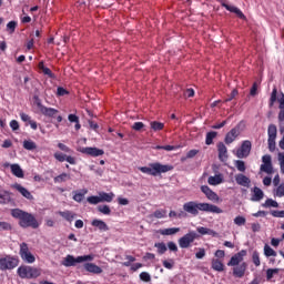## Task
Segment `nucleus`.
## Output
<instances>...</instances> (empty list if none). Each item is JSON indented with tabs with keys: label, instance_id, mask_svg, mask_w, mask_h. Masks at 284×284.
<instances>
[{
	"label": "nucleus",
	"instance_id": "nucleus-1",
	"mask_svg": "<svg viewBox=\"0 0 284 284\" xmlns=\"http://www.w3.org/2000/svg\"><path fill=\"white\" fill-rule=\"evenodd\" d=\"M183 210L186 214L191 216H199V212H211L212 214H223L221 207L210 204V203H197L195 201H190L183 204Z\"/></svg>",
	"mask_w": 284,
	"mask_h": 284
},
{
	"label": "nucleus",
	"instance_id": "nucleus-2",
	"mask_svg": "<svg viewBox=\"0 0 284 284\" xmlns=\"http://www.w3.org/2000/svg\"><path fill=\"white\" fill-rule=\"evenodd\" d=\"M11 216L19 220L20 227H32L33 230H37V227H39V222L37 221V217L21 209L11 210Z\"/></svg>",
	"mask_w": 284,
	"mask_h": 284
},
{
	"label": "nucleus",
	"instance_id": "nucleus-3",
	"mask_svg": "<svg viewBox=\"0 0 284 284\" xmlns=\"http://www.w3.org/2000/svg\"><path fill=\"white\" fill-rule=\"evenodd\" d=\"M138 170L142 174H149V176H161L168 172H172L174 166L170 164H161L160 162L150 163L148 166H139Z\"/></svg>",
	"mask_w": 284,
	"mask_h": 284
},
{
	"label": "nucleus",
	"instance_id": "nucleus-4",
	"mask_svg": "<svg viewBox=\"0 0 284 284\" xmlns=\"http://www.w3.org/2000/svg\"><path fill=\"white\" fill-rule=\"evenodd\" d=\"M85 261H94V256L82 255V256L74 257V255H67L62 261V265H64V267H74L77 266V263H85Z\"/></svg>",
	"mask_w": 284,
	"mask_h": 284
},
{
	"label": "nucleus",
	"instance_id": "nucleus-5",
	"mask_svg": "<svg viewBox=\"0 0 284 284\" xmlns=\"http://www.w3.org/2000/svg\"><path fill=\"white\" fill-rule=\"evenodd\" d=\"M14 267H19V257L7 255L0 258V271L7 272V270H14Z\"/></svg>",
	"mask_w": 284,
	"mask_h": 284
},
{
	"label": "nucleus",
	"instance_id": "nucleus-6",
	"mask_svg": "<svg viewBox=\"0 0 284 284\" xmlns=\"http://www.w3.org/2000/svg\"><path fill=\"white\" fill-rule=\"evenodd\" d=\"M18 275L20 278H38V276H41V272L32 266H20Z\"/></svg>",
	"mask_w": 284,
	"mask_h": 284
},
{
	"label": "nucleus",
	"instance_id": "nucleus-7",
	"mask_svg": "<svg viewBox=\"0 0 284 284\" xmlns=\"http://www.w3.org/2000/svg\"><path fill=\"white\" fill-rule=\"evenodd\" d=\"M196 239H199L197 233L194 231H190L189 233L180 237L178 243L182 250H187V247H190V245H192V243L196 241Z\"/></svg>",
	"mask_w": 284,
	"mask_h": 284
},
{
	"label": "nucleus",
	"instance_id": "nucleus-8",
	"mask_svg": "<svg viewBox=\"0 0 284 284\" xmlns=\"http://www.w3.org/2000/svg\"><path fill=\"white\" fill-rule=\"evenodd\" d=\"M278 130L276 129L275 124H270L267 128V143L270 152H274L276 150V134Z\"/></svg>",
	"mask_w": 284,
	"mask_h": 284
},
{
	"label": "nucleus",
	"instance_id": "nucleus-9",
	"mask_svg": "<svg viewBox=\"0 0 284 284\" xmlns=\"http://www.w3.org/2000/svg\"><path fill=\"white\" fill-rule=\"evenodd\" d=\"M78 152H80L81 154H85L87 156H93V158L103 156L105 154V151L97 146L79 148Z\"/></svg>",
	"mask_w": 284,
	"mask_h": 284
},
{
	"label": "nucleus",
	"instance_id": "nucleus-10",
	"mask_svg": "<svg viewBox=\"0 0 284 284\" xmlns=\"http://www.w3.org/2000/svg\"><path fill=\"white\" fill-rule=\"evenodd\" d=\"M20 256L24 263H34L37 261V257L30 252L28 243L24 242L20 244Z\"/></svg>",
	"mask_w": 284,
	"mask_h": 284
},
{
	"label": "nucleus",
	"instance_id": "nucleus-11",
	"mask_svg": "<svg viewBox=\"0 0 284 284\" xmlns=\"http://www.w3.org/2000/svg\"><path fill=\"white\" fill-rule=\"evenodd\" d=\"M252 152V142L248 140H245L242 142V145L236 151L237 159H247L250 156V153Z\"/></svg>",
	"mask_w": 284,
	"mask_h": 284
},
{
	"label": "nucleus",
	"instance_id": "nucleus-12",
	"mask_svg": "<svg viewBox=\"0 0 284 284\" xmlns=\"http://www.w3.org/2000/svg\"><path fill=\"white\" fill-rule=\"evenodd\" d=\"M262 163L263 164H261L260 166L261 172H265V174H274V165H272V155H263Z\"/></svg>",
	"mask_w": 284,
	"mask_h": 284
},
{
	"label": "nucleus",
	"instance_id": "nucleus-13",
	"mask_svg": "<svg viewBox=\"0 0 284 284\" xmlns=\"http://www.w3.org/2000/svg\"><path fill=\"white\" fill-rule=\"evenodd\" d=\"M247 256L246 250H241L236 254H234L231 260L227 262L229 267H236V265H241L243 263V260Z\"/></svg>",
	"mask_w": 284,
	"mask_h": 284
},
{
	"label": "nucleus",
	"instance_id": "nucleus-14",
	"mask_svg": "<svg viewBox=\"0 0 284 284\" xmlns=\"http://www.w3.org/2000/svg\"><path fill=\"white\" fill-rule=\"evenodd\" d=\"M53 156L55 161H59V163H63L64 161H67V163H69L70 165H77V158L72 155H67L65 153L55 152Z\"/></svg>",
	"mask_w": 284,
	"mask_h": 284
},
{
	"label": "nucleus",
	"instance_id": "nucleus-15",
	"mask_svg": "<svg viewBox=\"0 0 284 284\" xmlns=\"http://www.w3.org/2000/svg\"><path fill=\"white\" fill-rule=\"evenodd\" d=\"M38 108H39L41 114H43V116H48L49 119H54L57 116V114H59V110H57L54 108H48V106L41 104V102H38Z\"/></svg>",
	"mask_w": 284,
	"mask_h": 284
},
{
	"label": "nucleus",
	"instance_id": "nucleus-16",
	"mask_svg": "<svg viewBox=\"0 0 284 284\" xmlns=\"http://www.w3.org/2000/svg\"><path fill=\"white\" fill-rule=\"evenodd\" d=\"M240 134H241V129L239 126L231 129L230 132H227L224 138V143L226 145H231V143H234V141H236V138Z\"/></svg>",
	"mask_w": 284,
	"mask_h": 284
},
{
	"label": "nucleus",
	"instance_id": "nucleus-17",
	"mask_svg": "<svg viewBox=\"0 0 284 284\" xmlns=\"http://www.w3.org/2000/svg\"><path fill=\"white\" fill-rule=\"evenodd\" d=\"M221 7L225 8V10H227L229 12H233V14H236V17H239V19H242L243 21H245L246 17L243 13V11H241V9H239V7L230 6L225 2V0L221 1Z\"/></svg>",
	"mask_w": 284,
	"mask_h": 284
},
{
	"label": "nucleus",
	"instance_id": "nucleus-18",
	"mask_svg": "<svg viewBox=\"0 0 284 284\" xmlns=\"http://www.w3.org/2000/svg\"><path fill=\"white\" fill-rule=\"evenodd\" d=\"M12 189L17 190V192H19L21 196H23L28 201H34V195H32V193L28 191V189H26L23 185L16 183L12 185Z\"/></svg>",
	"mask_w": 284,
	"mask_h": 284
},
{
	"label": "nucleus",
	"instance_id": "nucleus-19",
	"mask_svg": "<svg viewBox=\"0 0 284 284\" xmlns=\"http://www.w3.org/2000/svg\"><path fill=\"white\" fill-rule=\"evenodd\" d=\"M247 272V263L242 262L240 265L233 266V276L234 278H243Z\"/></svg>",
	"mask_w": 284,
	"mask_h": 284
},
{
	"label": "nucleus",
	"instance_id": "nucleus-20",
	"mask_svg": "<svg viewBox=\"0 0 284 284\" xmlns=\"http://www.w3.org/2000/svg\"><path fill=\"white\" fill-rule=\"evenodd\" d=\"M201 192H203V194H205V196H206V199H209V201H213L214 203H219V201H220L219 194H216L214 191H212V189H210V186L202 185L201 186Z\"/></svg>",
	"mask_w": 284,
	"mask_h": 284
},
{
	"label": "nucleus",
	"instance_id": "nucleus-21",
	"mask_svg": "<svg viewBox=\"0 0 284 284\" xmlns=\"http://www.w3.org/2000/svg\"><path fill=\"white\" fill-rule=\"evenodd\" d=\"M217 152H219V159L222 163H225L227 161V146H225V143L219 142L217 143Z\"/></svg>",
	"mask_w": 284,
	"mask_h": 284
},
{
	"label": "nucleus",
	"instance_id": "nucleus-22",
	"mask_svg": "<svg viewBox=\"0 0 284 284\" xmlns=\"http://www.w3.org/2000/svg\"><path fill=\"white\" fill-rule=\"evenodd\" d=\"M235 181L237 185H242V187H250V183H252V180H250V178L243 173L235 175Z\"/></svg>",
	"mask_w": 284,
	"mask_h": 284
},
{
	"label": "nucleus",
	"instance_id": "nucleus-23",
	"mask_svg": "<svg viewBox=\"0 0 284 284\" xmlns=\"http://www.w3.org/2000/svg\"><path fill=\"white\" fill-rule=\"evenodd\" d=\"M91 225H92V227H98V230L100 232H108V231H110V226H108V224L105 222H103V220L95 219V220H93L91 222Z\"/></svg>",
	"mask_w": 284,
	"mask_h": 284
},
{
	"label": "nucleus",
	"instance_id": "nucleus-24",
	"mask_svg": "<svg viewBox=\"0 0 284 284\" xmlns=\"http://www.w3.org/2000/svg\"><path fill=\"white\" fill-rule=\"evenodd\" d=\"M84 270L87 272H90L91 274H103V268H101L99 265L94 263H85Z\"/></svg>",
	"mask_w": 284,
	"mask_h": 284
},
{
	"label": "nucleus",
	"instance_id": "nucleus-25",
	"mask_svg": "<svg viewBox=\"0 0 284 284\" xmlns=\"http://www.w3.org/2000/svg\"><path fill=\"white\" fill-rule=\"evenodd\" d=\"M252 192H253V195L251 197V201H253V202L263 201V197L265 196V193H263V190H261V187L254 186L252 189Z\"/></svg>",
	"mask_w": 284,
	"mask_h": 284
},
{
	"label": "nucleus",
	"instance_id": "nucleus-26",
	"mask_svg": "<svg viewBox=\"0 0 284 284\" xmlns=\"http://www.w3.org/2000/svg\"><path fill=\"white\" fill-rule=\"evenodd\" d=\"M39 70L44 74L45 77H49V79H57V75L50 70V68L45 67L44 62L41 61L38 64Z\"/></svg>",
	"mask_w": 284,
	"mask_h": 284
},
{
	"label": "nucleus",
	"instance_id": "nucleus-27",
	"mask_svg": "<svg viewBox=\"0 0 284 284\" xmlns=\"http://www.w3.org/2000/svg\"><path fill=\"white\" fill-rule=\"evenodd\" d=\"M58 214H59V216L64 219V221H68V223H72V221H74V219H77V213H74L72 211H59Z\"/></svg>",
	"mask_w": 284,
	"mask_h": 284
},
{
	"label": "nucleus",
	"instance_id": "nucleus-28",
	"mask_svg": "<svg viewBox=\"0 0 284 284\" xmlns=\"http://www.w3.org/2000/svg\"><path fill=\"white\" fill-rule=\"evenodd\" d=\"M85 194H88V189L73 191V201H75V203H81L85 199Z\"/></svg>",
	"mask_w": 284,
	"mask_h": 284
},
{
	"label": "nucleus",
	"instance_id": "nucleus-29",
	"mask_svg": "<svg viewBox=\"0 0 284 284\" xmlns=\"http://www.w3.org/2000/svg\"><path fill=\"white\" fill-rule=\"evenodd\" d=\"M179 232H181V227H170L160 230L159 234L162 236H174V234H179Z\"/></svg>",
	"mask_w": 284,
	"mask_h": 284
},
{
	"label": "nucleus",
	"instance_id": "nucleus-30",
	"mask_svg": "<svg viewBox=\"0 0 284 284\" xmlns=\"http://www.w3.org/2000/svg\"><path fill=\"white\" fill-rule=\"evenodd\" d=\"M212 270L215 272H225V264L219 258H213L211 262Z\"/></svg>",
	"mask_w": 284,
	"mask_h": 284
},
{
	"label": "nucleus",
	"instance_id": "nucleus-31",
	"mask_svg": "<svg viewBox=\"0 0 284 284\" xmlns=\"http://www.w3.org/2000/svg\"><path fill=\"white\" fill-rule=\"evenodd\" d=\"M100 203H112L114 201V194L112 192L105 193V192H100Z\"/></svg>",
	"mask_w": 284,
	"mask_h": 284
},
{
	"label": "nucleus",
	"instance_id": "nucleus-32",
	"mask_svg": "<svg viewBox=\"0 0 284 284\" xmlns=\"http://www.w3.org/2000/svg\"><path fill=\"white\" fill-rule=\"evenodd\" d=\"M207 183L209 185H221L223 183V174L219 173L214 176H209Z\"/></svg>",
	"mask_w": 284,
	"mask_h": 284
},
{
	"label": "nucleus",
	"instance_id": "nucleus-33",
	"mask_svg": "<svg viewBox=\"0 0 284 284\" xmlns=\"http://www.w3.org/2000/svg\"><path fill=\"white\" fill-rule=\"evenodd\" d=\"M12 201L9 191H0V205H8Z\"/></svg>",
	"mask_w": 284,
	"mask_h": 284
},
{
	"label": "nucleus",
	"instance_id": "nucleus-34",
	"mask_svg": "<svg viewBox=\"0 0 284 284\" xmlns=\"http://www.w3.org/2000/svg\"><path fill=\"white\" fill-rule=\"evenodd\" d=\"M11 173L13 176H17V179H23V169L19 164H12L11 165Z\"/></svg>",
	"mask_w": 284,
	"mask_h": 284
},
{
	"label": "nucleus",
	"instance_id": "nucleus-35",
	"mask_svg": "<svg viewBox=\"0 0 284 284\" xmlns=\"http://www.w3.org/2000/svg\"><path fill=\"white\" fill-rule=\"evenodd\" d=\"M97 210L100 214H104L105 216H110V214H112V210L108 204L98 205Z\"/></svg>",
	"mask_w": 284,
	"mask_h": 284
},
{
	"label": "nucleus",
	"instance_id": "nucleus-36",
	"mask_svg": "<svg viewBox=\"0 0 284 284\" xmlns=\"http://www.w3.org/2000/svg\"><path fill=\"white\" fill-rule=\"evenodd\" d=\"M71 176L68 173H62L53 179L54 183H65V181H70Z\"/></svg>",
	"mask_w": 284,
	"mask_h": 284
},
{
	"label": "nucleus",
	"instance_id": "nucleus-37",
	"mask_svg": "<svg viewBox=\"0 0 284 284\" xmlns=\"http://www.w3.org/2000/svg\"><path fill=\"white\" fill-rule=\"evenodd\" d=\"M217 135H219V133L216 131L207 132L206 138H205L206 145H212V143H214V138Z\"/></svg>",
	"mask_w": 284,
	"mask_h": 284
},
{
	"label": "nucleus",
	"instance_id": "nucleus-38",
	"mask_svg": "<svg viewBox=\"0 0 284 284\" xmlns=\"http://www.w3.org/2000/svg\"><path fill=\"white\" fill-rule=\"evenodd\" d=\"M150 125H151V130H153L154 132H161V130L165 128V124L159 121H152Z\"/></svg>",
	"mask_w": 284,
	"mask_h": 284
},
{
	"label": "nucleus",
	"instance_id": "nucleus-39",
	"mask_svg": "<svg viewBox=\"0 0 284 284\" xmlns=\"http://www.w3.org/2000/svg\"><path fill=\"white\" fill-rule=\"evenodd\" d=\"M23 148L24 150H37V143H34V141L32 140H24L23 141Z\"/></svg>",
	"mask_w": 284,
	"mask_h": 284
},
{
	"label": "nucleus",
	"instance_id": "nucleus-40",
	"mask_svg": "<svg viewBox=\"0 0 284 284\" xmlns=\"http://www.w3.org/2000/svg\"><path fill=\"white\" fill-rule=\"evenodd\" d=\"M278 272H281V268H268L266 271V281H272Z\"/></svg>",
	"mask_w": 284,
	"mask_h": 284
},
{
	"label": "nucleus",
	"instance_id": "nucleus-41",
	"mask_svg": "<svg viewBox=\"0 0 284 284\" xmlns=\"http://www.w3.org/2000/svg\"><path fill=\"white\" fill-rule=\"evenodd\" d=\"M264 255L270 258V256H277L276 251L272 248L270 245H264Z\"/></svg>",
	"mask_w": 284,
	"mask_h": 284
},
{
	"label": "nucleus",
	"instance_id": "nucleus-42",
	"mask_svg": "<svg viewBox=\"0 0 284 284\" xmlns=\"http://www.w3.org/2000/svg\"><path fill=\"white\" fill-rule=\"evenodd\" d=\"M252 262L255 267H261V255L258 254V251L253 252Z\"/></svg>",
	"mask_w": 284,
	"mask_h": 284
},
{
	"label": "nucleus",
	"instance_id": "nucleus-43",
	"mask_svg": "<svg viewBox=\"0 0 284 284\" xmlns=\"http://www.w3.org/2000/svg\"><path fill=\"white\" fill-rule=\"evenodd\" d=\"M88 203H90V205H99V203H101V197L100 195H91L87 199Z\"/></svg>",
	"mask_w": 284,
	"mask_h": 284
},
{
	"label": "nucleus",
	"instance_id": "nucleus-44",
	"mask_svg": "<svg viewBox=\"0 0 284 284\" xmlns=\"http://www.w3.org/2000/svg\"><path fill=\"white\" fill-rule=\"evenodd\" d=\"M154 247L158 248V253L159 254H164L165 252H168V246L165 245V243L161 242V243H155Z\"/></svg>",
	"mask_w": 284,
	"mask_h": 284
},
{
	"label": "nucleus",
	"instance_id": "nucleus-45",
	"mask_svg": "<svg viewBox=\"0 0 284 284\" xmlns=\"http://www.w3.org/2000/svg\"><path fill=\"white\" fill-rule=\"evenodd\" d=\"M262 207H278V202L267 199L264 204H262Z\"/></svg>",
	"mask_w": 284,
	"mask_h": 284
},
{
	"label": "nucleus",
	"instance_id": "nucleus-46",
	"mask_svg": "<svg viewBox=\"0 0 284 284\" xmlns=\"http://www.w3.org/2000/svg\"><path fill=\"white\" fill-rule=\"evenodd\" d=\"M165 214H168L165 210H156L152 216H154V219H165Z\"/></svg>",
	"mask_w": 284,
	"mask_h": 284
},
{
	"label": "nucleus",
	"instance_id": "nucleus-47",
	"mask_svg": "<svg viewBox=\"0 0 284 284\" xmlns=\"http://www.w3.org/2000/svg\"><path fill=\"white\" fill-rule=\"evenodd\" d=\"M235 168L239 170V172H245V162L243 160L235 161Z\"/></svg>",
	"mask_w": 284,
	"mask_h": 284
},
{
	"label": "nucleus",
	"instance_id": "nucleus-48",
	"mask_svg": "<svg viewBox=\"0 0 284 284\" xmlns=\"http://www.w3.org/2000/svg\"><path fill=\"white\" fill-rule=\"evenodd\" d=\"M7 30L10 32V34H14V31L17 30V21L8 22Z\"/></svg>",
	"mask_w": 284,
	"mask_h": 284
},
{
	"label": "nucleus",
	"instance_id": "nucleus-49",
	"mask_svg": "<svg viewBox=\"0 0 284 284\" xmlns=\"http://www.w3.org/2000/svg\"><path fill=\"white\" fill-rule=\"evenodd\" d=\"M275 196H278L280 199H283V196H284V183H282L277 186V189L275 190Z\"/></svg>",
	"mask_w": 284,
	"mask_h": 284
},
{
	"label": "nucleus",
	"instance_id": "nucleus-50",
	"mask_svg": "<svg viewBox=\"0 0 284 284\" xmlns=\"http://www.w3.org/2000/svg\"><path fill=\"white\" fill-rule=\"evenodd\" d=\"M140 280H142L144 283H150L152 281V276H150V273L142 272L140 273Z\"/></svg>",
	"mask_w": 284,
	"mask_h": 284
},
{
	"label": "nucleus",
	"instance_id": "nucleus-51",
	"mask_svg": "<svg viewBox=\"0 0 284 284\" xmlns=\"http://www.w3.org/2000/svg\"><path fill=\"white\" fill-rule=\"evenodd\" d=\"M234 223L235 225H239V227H241L242 225H245L246 220L244 216L239 215L234 219Z\"/></svg>",
	"mask_w": 284,
	"mask_h": 284
},
{
	"label": "nucleus",
	"instance_id": "nucleus-52",
	"mask_svg": "<svg viewBox=\"0 0 284 284\" xmlns=\"http://www.w3.org/2000/svg\"><path fill=\"white\" fill-rule=\"evenodd\" d=\"M58 148L59 150H61V152H67V154H72V149H70V146L63 143H58Z\"/></svg>",
	"mask_w": 284,
	"mask_h": 284
},
{
	"label": "nucleus",
	"instance_id": "nucleus-53",
	"mask_svg": "<svg viewBox=\"0 0 284 284\" xmlns=\"http://www.w3.org/2000/svg\"><path fill=\"white\" fill-rule=\"evenodd\" d=\"M145 128V124L143 122H135L132 125V130H135V132H141Z\"/></svg>",
	"mask_w": 284,
	"mask_h": 284
},
{
	"label": "nucleus",
	"instance_id": "nucleus-54",
	"mask_svg": "<svg viewBox=\"0 0 284 284\" xmlns=\"http://www.w3.org/2000/svg\"><path fill=\"white\" fill-rule=\"evenodd\" d=\"M163 267H165L166 270H172L174 267V260H164L162 262Z\"/></svg>",
	"mask_w": 284,
	"mask_h": 284
},
{
	"label": "nucleus",
	"instance_id": "nucleus-55",
	"mask_svg": "<svg viewBox=\"0 0 284 284\" xmlns=\"http://www.w3.org/2000/svg\"><path fill=\"white\" fill-rule=\"evenodd\" d=\"M196 154H199V150H196V149L190 150L186 153V158H182V161H185V159H194V156H196Z\"/></svg>",
	"mask_w": 284,
	"mask_h": 284
},
{
	"label": "nucleus",
	"instance_id": "nucleus-56",
	"mask_svg": "<svg viewBox=\"0 0 284 284\" xmlns=\"http://www.w3.org/2000/svg\"><path fill=\"white\" fill-rule=\"evenodd\" d=\"M67 94H70V92L67 91L65 88L58 87V89H57V95L58 97H65Z\"/></svg>",
	"mask_w": 284,
	"mask_h": 284
},
{
	"label": "nucleus",
	"instance_id": "nucleus-57",
	"mask_svg": "<svg viewBox=\"0 0 284 284\" xmlns=\"http://www.w3.org/2000/svg\"><path fill=\"white\" fill-rule=\"evenodd\" d=\"M277 159L280 162L281 172L284 174V153H278Z\"/></svg>",
	"mask_w": 284,
	"mask_h": 284
},
{
	"label": "nucleus",
	"instance_id": "nucleus-58",
	"mask_svg": "<svg viewBox=\"0 0 284 284\" xmlns=\"http://www.w3.org/2000/svg\"><path fill=\"white\" fill-rule=\"evenodd\" d=\"M20 119L24 123H30L32 121V118L30 115H28L27 113H24V112L20 113Z\"/></svg>",
	"mask_w": 284,
	"mask_h": 284
},
{
	"label": "nucleus",
	"instance_id": "nucleus-59",
	"mask_svg": "<svg viewBox=\"0 0 284 284\" xmlns=\"http://www.w3.org/2000/svg\"><path fill=\"white\" fill-rule=\"evenodd\" d=\"M276 94H277V90L273 89L272 93H271V99H270V105H274V103H276Z\"/></svg>",
	"mask_w": 284,
	"mask_h": 284
},
{
	"label": "nucleus",
	"instance_id": "nucleus-60",
	"mask_svg": "<svg viewBox=\"0 0 284 284\" xmlns=\"http://www.w3.org/2000/svg\"><path fill=\"white\" fill-rule=\"evenodd\" d=\"M195 257L199 260L205 258V248H199V252L195 253Z\"/></svg>",
	"mask_w": 284,
	"mask_h": 284
},
{
	"label": "nucleus",
	"instance_id": "nucleus-61",
	"mask_svg": "<svg viewBox=\"0 0 284 284\" xmlns=\"http://www.w3.org/2000/svg\"><path fill=\"white\" fill-rule=\"evenodd\" d=\"M0 230H4V231L12 230V225H10V223L8 222H0Z\"/></svg>",
	"mask_w": 284,
	"mask_h": 284
},
{
	"label": "nucleus",
	"instance_id": "nucleus-62",
	"mask_svg": "<svg viewBox=\"0 0 284 284\" xmlns=\"http://www.w3.org/2000/svg\"><path fill=\"white\" fill-rule=\"evenodd\" d=\"M10 128L13 130V132H17V130H19V122L17 120H12L10 122Z\"/></svg>",
	"mask_w": 284,
	"mask_h": 284
},
{
	"label": "nucleus",
	"instance_id": "nucleus-63",
	"mask_svg": "<svg viewBox=\"0 0 284 284\" xmlns=\"http://www.w3.org/2000/svg\"><path fill=\"white\" fill-rule=\"evenodd\" d=\"M252 232H261V224L260 223H252L251 224Z\"/></svg>",
	"mask_w": 284,
	"mask_h": 284
},
{
	"label": "nucleus",
	"instance_id": "nucleus-64",
	"mask_svg": "<svg viewBox=\"0 0 284 284\" xmlns=\"http://www.w3.org/2000/svg\"><path fill=\"white\" fill-rule=\"evenodd\" d=\"M196 230H197L199 234H202V235L210 234V229H207V227L200 226Z\"/></svg>",
	"mask_w": 284,
	"mask_h": 284
}]
</instances>
